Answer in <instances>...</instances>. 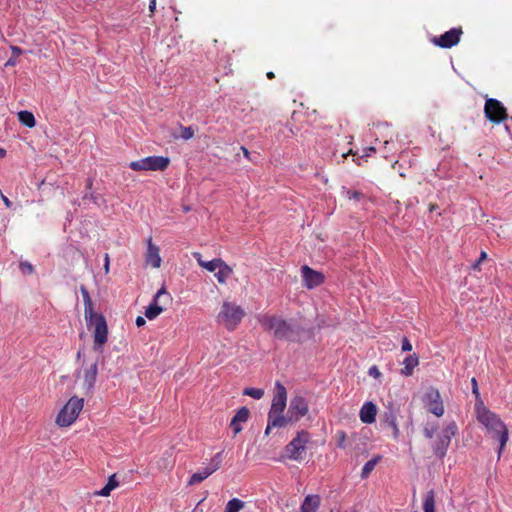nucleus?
Here are the masks:
<instances>
[{"instance_id":"obj_47","label":"nucleus","mask_w":512,"mask_h":512,"mask_svg":"<svg viewBox=\"0 0 512 512\" xmlns=\"http://www.w3.org/2000/svg\"><path fill=\"white\" fill-rule=\"evenodd\" d=\"M16 59V57L12 56L10 59L7 60L5 66H14L16 64Z\"/></svg>"},{"instance_id":"obj_27","label":"nucleus","mask_w":512,"mask_h":512,"mask_svg":"<svg viewBox=\"0 0 512 512\" xmlns=\"http://www.w3.org/2000/svg\"><path fill=\"white\" fill-rule=\"evenodd\" d=\"M117 486H118V481L116 480V476L115 475H111L109 477V480H108L107 484L102 489L97 491L96 495L107 497V496L110 495L111 491L113 489H115Z\"/></svg>"},{"instance_id":"obj_3","label":"nucleus","mask_w":512,"mask_h":512,"mask_svg":"<svg viewBox=\"0 0 512 512\" xmlns=\"http://www.w3.org/2000/svg\"><path fill=\"white\" fill-rule=\"evenodd\" d=\"M476 414L478 421L485 426L493 438H498L500 446L498 450V458L501 456L505 447L509 434L503 421L492 411L486 408L482 402L476 405Z\"/></svg>"},{"instance_id":"obj_12","label":"nucleus","mask_w":512,"mask_h":512,"mask_svg":"<svg viewBox=\"0 0 512 512\" xmlns=\"http://www.w3.org/2000/svg\"><path fill=\"white\" fill-rule=\"evenodd\" d=\"M221 463L222 453L219 452L213 456L208 466L202 468L201 470L191 475L189 484L195 485L204 481L206 478H208L210 475H212L215 471H217L220 468Z\"/></svg>"},{"instance_id":"obj_6","label":"nucleus","mask_w":512,"mask_h":512,"mask_svg":"<svg viewBox=\"0 0 512 512\" xmlns=\"http://www.w3.org/2000/svg\"><path fill=\"white\" fill-rule=\"evenodd\" d=\"M84 400L77 396L71 397L64 407L59 411L56 423L60 427H68L75 422L79 413L83 409Z\"/></svg>"},{"instance_id":"obj_11","label":"nucleus","mask_w":512,"mask_h":512,"mask_svg":"<svg viewBox=\"0 0 512 512\" xmlns=\"http://www.w3.org/2000/svg\"><path fill=\"white\" fill-rule=\"evenodd\" d=\"M484 112L486 118L494 123H499L507 118L506 109L500 101L494 98L486 100Z\"/></svg>"},{"instance_id":"obj_49","label":"nucleus","mask_w":512,"mask_h":512,"mask_svg":"<svg viewBox=\"0 0 512 512\" xmlns=\"http://www.w3.org/2000/svg\"><path fill=\"white\" fill-rule=\"evenodd\" d=\"M105 271H109V256L108 254H105V264H104Z\"/></svg>"},{"instance_id":"obj_25","label":"nucleus","mask_w":512,"mask_h":512,"mask_svg":"<svg viewBox=\"0 0 512 512\" xmlns=\"http://www.w3.org/2000/svg\"><path fill=\"white\" fill-rule=\"evenodd\" d=\"M435 505V492L433 490H429L423 497V512H435Z\"/></svg>"},{"instance_id":"obj_16","label":"nucleus","mask_w":512,"mask_h":512,"mask_svg":"<svg viewBox=\"0 0 512 512\" xmlns=\"http://www.w3.org/2000/svg\"><path fill=\"white\" fill-rule=\"evenodd\" d=\"M98 374L97 362L84 367L79 371V377L83 379V385L88 392H91L95 386Z\"/></svg>"},{"instance_id":"obj_7","label":"nucleus","mask_w":512,"mask_h":512,"mask_svg":"<svg viewBox=\"0 0 512 512\" xmlns=\"http://www.w3.org/2000/svg\"><path fill=\"white\" fill-rule=\"evenodd\" d=\"M309 441L310 434L307 431L297 432L296 437L285 446V456L290 460L301 461L304 458L306 445Z\"/></svg>"},{"instance_id":"obj_35","label":"nucleus","mask_w":512,"mask_h":512,"mask_svg":"<svg viewBox=\"0 0 512 512\" xmlns=\"http://www.w3.org/2000/svg\"><path fill=\"white\" fill-rule=\"evenodd\" d=\"M487 258V253L485 251H482L480 253V257L479 259L472 265V269L474 270H478L479 267H480V264L482 263V261H484L485 259Z\"/></svg>"},{"instance_id":"obj_52","label":"nucleus","mask_w":512,"mask_h":512,"mask_svg":"<svg viewBox=\"0 0 512 512\" xmlns=\"http://www.w3.org/2000/svg\"><path fill=\"white\" fill-rule=\"evenodd\" d=\"M267 77H268V78H273V77H274L273 72H268V73H267Z\"/></svg>"},{"instance_id":"obj_38","label":"nucleus","mask_w":512,"mask_h":512,"mask_svg":"<svg viewBox=\"0 0 512 512\" xmlns=\"http://www.w3.org/2000/svg\"><path fill=\"white\" fill-rule=\"evenodd\" d=\"M471 383H472L473 394L476 396V398H479L480 394H479V390H478L477 380L475 378H472Z\"/></svg>"},{"instance_id":"obj_4","label":"nucleus","mask_w":512,"mask_h":512,"mask_svg":"<svg viewBox=\"0 0 512 512\" xmlns=\"http://www.w3.org/2000/svg\"><path fill=\"white\" fill-rule=\"evenodd\" d=\"M287 405V391L285 386L277 381L275 383V394L272 399L271 407L268 412L271 426L286 427L289 420L283 415Z\"/></svg>"},{"instance_id":"obj_29","label":"nucleus","mask_w":512,"mask_h":512,"mask_svg":"<svg viewBox=\"0 0 512 512\" xmlns=\"http://www.w3.org/2000/svg\"><path fill=\"white\" fill-rule=\"evenodd\" d=\"M380 459L381 456H376L373 459L367 461L362 468L361 478H366L374 470L376 464L380 461Z\"/></svg>"},{"instance_id":"obj_26","label":"nucleus","mask_w":512,"mask_h":512,"mask_svg":"<svg viewBox=\"0 0 512 512\" xmlns=\"http://www.w3.org/2000/svg\"><path fill=\"white\" fill-rule=\"evenodd\" d=\"M18 120L22 125L28 128H33L36 125L33 113L27 110H22L18 113Z\"/></svg>"},{"instance_id":"obj_33","label":"nucleus","mask_w":512,"mask_h":512,"mask_svg":"<svg viewBox=\"0 0 512 512\" xmlns=\"http://www.w3.org/2000/svg\"><path fill=\"white\" fill-rule=\"evenodd\" d=\"M19 269L24 275H30L34 271L32 264L28 261H21L19 264Z\"/></svg>"},{"instance_id":"obj_13","label":"nucleus","mask_w":512,"mask_h":512,"mask_svg":"<svg viewBox=\"0 0 512 512\" xmlns=\"http://www.w3.org/2000/svg\"><path fill=\"white\" fill-rule=\"evenodd\" d=\"M309 411L308 403L302 396H294L290 400L288 416L286 419L289 423L297 422L300 418L304 417Z\"/></svg>"},{"instance_id":"obj_48","label":"nucleus","mask_w":512,"mask_h":512,"mask_svg":"<svg viewBox=\"0 0 512 512\" xmlns=\"http://www.w3.org/2000/svg\"><path fill=\"white\" fill-rule=\"evenodd\" d=\"M155 9H156V0H150V2H149L150 12H154Z\"/></svg>"},{"instance_id":"obj_28","label":"nucleus","mask_w":512,"mask_h":512,"mask_svg":"<svg viewBox=\"0 0 512 512\" xmlns=\"http://www.w3.org/2000/svg\"><path fill=\"white\" fill-rule=\"evenodd\" d=\"M245 506V502L238 499V498H232L229 500L226 504L225 511L226 512H239L242 510Z\"/></svg>"},{"instance_id":"obj_40","label":"nucleus","mask_w":512,"mask_h":512,"mask_svg":"<svg viewBox=\"0 0 512 512\" xmlns=\"http://www.w3.org/2000/svg\"><path fill=\"white\" fill-rule=\"evenodd\" d=\"M376 151L375 147L369 146L363 150L362 158L371 156L372 153Z\"/></svg>"},{"instance_id":"obj_9","label":"nucleus","mask_w":512,"mask_h":512,"mask_svg":"<svg viewBox=\"0 0 512 512\" xmlns=\"http://www.w3.org/2000/svg\"><path fill=\"white\" fill-rule=\"evenodd\" d=\"M169 159L162 156H148L143 159L132 161L129 167L134 171H163L167 168Z\"/></svg>"},{"instance_id":"obj_37","label":"nucleus","mask_w":512,"mask_h":512,"mask_svg":"<svg viewBox=\"0 0 512 512\" xmlns=\"http://www.w3.org/2000/svg\"><path fill=\"white\" fill-rule=\"evenodd\" d=\"M368 374L374 378H378L381 375L379 369L376 366H371L368 370Z\"/></svg>"},{"instance_id":"obj_10","label":"nucleus","mask_w":512,"mask_h":512,"mask_svg":"<svg viewBox=\"0 0 512 512\" xmlns=\"http://www.w3.org/2000/svg\"><path fill=\"white\" fill-rule=\"evenodd\" d=\"M423 402L429 412L435 416L441 417L444 414L443 402L437 389L433 387L428 388L423 395Z\"/></svg>"},{"instance_id":"obj_39","label":"nucleus","mask_w":512,"mask_h":512,"mask_svg":"<svg viewBox=\"0 0 512 512\" xmlns=\"http://www.w3.org/2000/svg\"><path fill=\"white\" fill-rule=\"evenodd\" d=\"M230 426L232 427L235 434L239 433L242 430L240 422H234L233 418L231 420Z\"/></svg>"},{"instance_id":"obj_45","label":"nucleus","mask_w":512,"mask_h":512,"mask_svg":"<svg viewBox=\"0 0 512 512\" xmlns=\"http://www.w3.org/2000/svg\"><path fill=\"white\" fill-rule=\"evenodd\" d=\"M240 149H241V151L243 152L244 157H245L246 159H248V160H251L249 150H248L246 147H244V146H241V148H240Z\"/></svg>"},{"instance_id":"obj_51","label":"nucleus","mask_w":512,"mask_h":512,"mask_svg":"<svg viewBox=\"0 0 512 512\" xmlns=\"http://www.w3.org/2000/svg\"><path fill=\"white\" fill-rule=\"evenodd\" d=\"M5 154H6V151H5L4 149H1V148H0V156H1V157H4V156H5Z\"/></svg>"},{"instance_id":"obj_17","label":"nucleus","mask_w":512,"mask_h":512,"mask_svg":"<svg viewBox=\"0 0 512 512\" xmlns=\"http://www.w3.org/2000/svg\"><path fill=\"white\" fill-rule=\"evenodd\" d=\"M165 295H167V291H166L165 287H162L161 289H159L156 292V294L154 296V299H153V302L145 310V316L149 320L155 319L157 316H159L162 313L163 308L157 304V301L162 296H165Z\"/></svg>"},{"instance_id":"obj_24","label":"nucleus","mask_w":512,"mask_h":512,"mask_svg":"<svg viewBox=\"0 0 512 512\" xmlns=\"http://www.w3.org/2000/svg\"><path fill=\"white\" fill-rule=\"evenodd\" d=\"M232 268H230L223 260L221 265L215 271V277L221 284L226 283L227 279L232 275Z\"/></svg>"},{"instance_id":"obj_30","label":"nucleus","mask_w":512,"mask_h":512,"mask_svg":"<svg viewBox=\"0 0 512 512\" xmlns=\"http://www.w3.org/2000/svg\"><path fill=\"white\" fill-rule=\"evenodd\" d=\"M243 395L259 400L264 396V390L261 388L247 387L243 390Z\"/></svg>"},{"instance_id":"obj_36","label":"nucleus","mask_w":512,"mask_h":512,"mask_svg":"<svg viewBox=\"0 0 512 512\" xmlns=\"http://www.w3.org/2000/svg\"><path fill=\"white\" fill-rule=\"evenodd\" d=\"M412 350V344L408 340L407 337H403L402 339V351L403 352H409Z\"/></svg>"},{"instance_id":"obj_46","label":"nucleus","mask_w":512,"mask_h":512,"mask_svg":"<svg viewBox=\"0 0 512 512\" xmlns=\"http://www.w3.org/2000/svg\"><path fill=\"white\" fill-rule=\"evenodd\" d=\"M1 198L6 207L10 208L12 206V202L3 194H1Z\"/></svg>"},{"instance_id":"obj_44","label":"nucleus","mask_w":512,"mask_h":512,"mask_svg":"<svg viewBox=\"0 0 512 512\" xmlns=\"http://www.w3.org/2000/svg\"><path fill=\"white\" fill-rule=\"evenodd\" d=\"M135 323H136V325H137L138 327H141V326H144V325H145L146 321H145L144 317H142V316H138V317L136 318Z\"/></svg>"},{"instance_id":"obj_31","label":"nucleus","mask_w":512,"mask_h":512,"mask_svg":"<svg viewBox=\"0 0 512 512\" xmlns=\"http://www.w3.org/2000/svg\"><path fill=\"white\" fill-rule=\"evenodd\" d=\"M342 194L347 199L354 200V201H360L361 199L364 198L363 193H361L359 191H351V190L346 189L345 187H342Z\"/></svg>"},{"instance_id":"obj_1","label":"nucleus","mask_w":512,"mask_h":512,"mask_svg":"<svg viewBox=\"0 0 512 512\" xmlns=\"http://www.w3.org/2000/svg\"><path fill=\"white\" fill-rule=\"evenodd\" d=\"M84 303V318L89 330L93 329L94 350L102 352L103 345L108 340V327L105 317L94 311L93 302L85 286L80 287Z\"/></svg>"},{"instance_id":"obj_53","label":"nucleus","mask_w":512,"mask_h":512,"mask_svg":"<svg viewBox=\"0 0 512 512\" xmlns=\"http://www.w3.org/2000/svg\"><path fill=\"white\" fill-rule=\"evenodd\" d=\"M224 512H226V511H224Z\"/></svg>"},{"instance_id":"obj_2","label":"nucleus","mask_w":512,"mask_h":512,"mask_svg":"<svg viewBox=\"0 0 512 512\" xmlns=\"http://www.w3.org/2000/svg\"><path fill=\"white\" fill-rule=\"evenodd\" d=\"M257 320L264 330L272 333L274 338L295 342L299 340L301 329L298 325L280 316L259 314Z\"/></svg>"},{"instance_id":"obj_5","label":"nucleus","mask_w":512,"mask_h":512,"mask_svg":"<svg viewBox=\"0 0 512 512\" xmlns=\"http://www.w3.org/2000/svg\"><path fill=\"white\" fill-rule=\"evenodd\" d=\"M245 316L244 309L235 302L224 301L217 316L219 324L227 330L232 331L237 328Z\"/></svg>"},{"instance_id":"obj_18","label":"nucleus","mask_w":512,"mask_h":512,"mask_svg":"<svg viewBox=\"0 0 512 512\" xmlns=\"http://www.w3.org/2000/svg\"><path fill=\"white\" fill-rule=\"evenodd\" d=\"M161 262L160 250L158 246L153 244L152 239L149 238L147 241L146 263L153 268H159Z\"/></svg>"},{"instance_id":"obj_15","label":"nucleus","mask_w":512,"mask_h":512,"mask_svg":"<svg viewBox=\"0 0 512 512\" xmlns=\"http://www.w3.org/2000/svg\"><path fill=\"white\" fill-rule=\"evenodd\" d=\"M301 274L304 286L308 289H313L324 282V275L321 272L315 271L307 265L301 267Z\"/></svg>"},{"instance_id":"obj_42","label":"nucleus","mask_w":512,"mask_h":512,"mask_svg":"<svg viewBox=\"0 0 512 512\" xmlns=\"http://www.w3.org/2000/svg\"><path fill=\"white\" fill-rule=\"evenodd\" d=\"M12 56L18 57L23 53V50L18 46H11Z\"/></svg>"},{"instance_id":"obj_20","label":"nucleus","mask_w":512,"mask_h":512,"mask_svg":"<svg viewBox=\"0 0 512 512\" xmlns=\"http://www.w3.org/2000/svg\"><path fill=\"white\" fill-rule=\"evenodd\" d=\"M321 504V498L317 494H309L304 498L300 506V512H317Z\"/></svg>"},{"instance_id":"obj_43","label":"nucleus","mask_w":512,"mask_h":512,"mask_svg":"<svg viewBox=\"0 0 512 512\" xmlns=\"http://www.w3.org/2000/svg\"><path fill=\"white\" fill-rule=\"evenodd\" d=\"M272 428H280L279 426H271L270 425V417L267 419V427L265 429V435H269Z\"/></svg>"},{"instance_id":"obj_19","label":"nucleus","mask_w":512,"mask_h":512,"mask_svg":"<svg viewBox=\"0 0 512 512\" xmlns=\"http://www.w3.org/2000/svg\"><path fill=\"white\" fill-rule=\"evenodd\" d=\"M377 407L373 402H365L360 409V420L365 424H372L376 420Z\"/></svg>"},{"instance_id":"obj_14","label":"nucleus","mask_w":512,"mask_h":512,"mask_svg":"<svg viewBox=\"0 0 512 512\" xmlns=\"http://www.w3.org/2000/svg\"><path fill=\"white\" fill-rule=\"evenodd\" d=\"M461 34V28H452L441 36L434 37L432 42L441 48H451L458 44Z\"/></svg>"},{"instance_id":"obj_34","label":"nucleus","mask_w":512,"mask_h":512,"mask_svg":"<svg viewBox=\"0 0 512 512\" xmlns=\"http://www.w3.org/2000/svg\"><path fill=\"white\" fill-rule=\"evenodd\" d=\"M194 136V130L191 127H181V138L189 140Z\"/></svg>"},{"instance_id":"obj_32","label":"nucleus","mask_w":512,"mask_h":512,"mask_svg":"<svg viewBox=\"0 0 512 512\" xmlns=\"http://www.w3.org/2000/svg\"><path fill=\"white\" fill-rule=\"evenodd\" d=\"M249 417V410L246 407H241L236 414L234 415L233 419L234 422H246Z\"/></svg>"},{"instance_id":"obj_22","label":"nucleus","mask_w":512,"mask_h":512,"mask_svg":"<svg viewBox=\"0 0 512 512\" xmlns=\"http://www.w3.org/2000/svg\"><path fill=\"white\" fill-rule=\"evenodd\" d=\"M193 256L197 260V263L199 264V266L208 270L209 272L215 273V271L217 270L219 265H221V262H222V259H220V258H215L210 261H204L201 257V254L197 253V252L194 253Z\"/></svg>"},{"instance_id":"obj_8","label":"nucleus","mask_w":512,"mask_h":512,"mask_svg":"<svg viewBox=\"0 0 512 512\" xmlns=\"http://www.w3.org/2000/svg\"><path fill=\"white\" fill-rule=\"evenodd\" d=\"M457 425L455 422H450L437 436L432 444V450L434 455L443 459L446 456L452 437L457 433Z\"/></svg>"},{"instance_id":"obj_23","label":"nucleus","mask_w":512,"mask_h":512,"mask_svg":"<svg viewBox=\"0 0 512 512\" xmlns=\"http://www.w3.org/2000/svg\"><path fill=\"white\" fill-rule=\"evenodd\" d=\"M419 364V359L416 354L408 355L403 360L404 367L401 369V374L404 376H411L414 368Z\"/></svg>"},{"instance_id":"obj_41","label":"nucleus","mask_w":512,"mask_h":512,"mask_svg":"<svg viewBox=\"0 0 512 512\" xmlns=\"http://www.w3.org/2000/svg\"><path fill=\"white\" fill-rule=\"evenodd\" d=\"M435 430H436V428H428V427H426V428L424 429V435H425V437H426V438H428V439L433 438L434 433H435Z\"/></svg>"},{"instance_id":"obj_21","label":"nucleus","mask_w":512,"mask_h":512,"mask_svg":"<svg viewBox=\"0 0 512 512\" xmlns=\"http://www.w3.org/2000/svg\"><path fill=\"white\" fill-rule=\"evenodd\" d=\"M384 422L392 429L393 437L395 439L398 438L399 428L397 424V416L395 410L392 407H389L388 410L384 413Z\"/></svg>"},{"instance_id":"obj_50","label":"nucleus","mask_w":512,"mask_h":512,"mask_svg":"<svg viewBox=\"0 0 512 512\" xmlns=\"http://www.w3.org/2000/svg\"><path fill=\"white\" fill-rule=\"evenodd\" d=\"M344 441H345V435H344V433H342L341 439H340V441H339V443H338V446H339L340 448H343V447H344Z\"/></svg>"}]
</instances>
